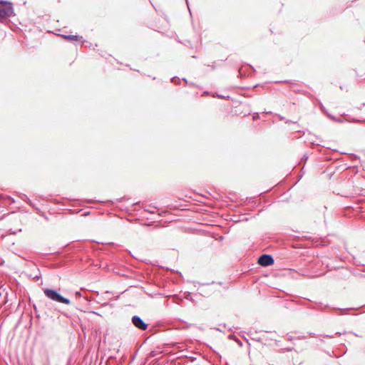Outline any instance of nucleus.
<instances>
[{
    "label": "nucleus",
    "mask_w": 365,
    "mask_h": 365,
    "mask_svg": "<svg viewBox=\"0 0 365 365\" xmlns=\"http://www.w3.org/2000/svg\"><path fill=\"white\" fill-rule=\"evenodd\" d=\"M307 158H308V157H307V156H304V157H303V158H302V160H307Z\"/></svg>",
    "instance_id": "obj_19"
},
{
    "label": "nucleus",
    "mask_w": 365,
    "mask_h": 365,
    "mask_svg": "<svg viewBox=\"0 0 365 365\" xmlns=\"http://www.w3.org/2000/svg\"><path fill=\"white\" fill-rule=\"evenodd\" d=\"M131 322L133 324L140 330L145 331L148 329V324L137 315H134L132 317Z\"/></svg>",
    "instance_id": "obj_3"
},
{
    "label": "nucleus",
    "mask_w": 365,
    "mask_h": 365,
    "mask_svg": "<svg viewBox=\"0 0 365 365\" xmlns=\"http://www.w3.org/2000/svg\"><path fill=\"white\" fill-rule=\"evenodd\" d=\"M348 309H340L339 314H348Z\"/></svg>",
    "instance_id": "obj_8"
},
{
    "label": "nucleus",
    "mask_w": 365,
    "mask_h": 365,
    "mask_svg": "<svg viewBox=\"0 0 365 365\" xmlns=\"http://www.w3.org/2000/svg\"><path fill=\"white\" fill-rule=\"evenodd\" d=\"M171 81L173 83H178L180 81V78L178 77H173Z\"/></svg>",
    "instance_id": "obj_7"
},
{
    "label": "nucleus",
    "mask_w": 365,
    "mask_h": 365,
    "mask_svg": "<svg viewBox=\"0 0 365 365\" xmlns=\"http://www.w3.org/2000/svg\"><path fill=\"white\" fill-rule=\"evenodd\" d=\"M9 200H11V203L14 202V200L13 198L9 197Z\"/></svg>",
    "instance_id": "obj_18"
},
{
    "label": "nucleus",
    "mask_w": 365,
    "mask_h": 365,
    "mask_svg": "<svg viewBox=\"0 0 365 365\" xmlns=\"http://www.w3.org/2000/svg\"><path fill=\"white\" fill-rule=\"evenodd\" d=\"M230 339L235 340L240 346H242V342L235 335H230Z\"/></svg>",
    "instance_id": "obj_6"
},
{
    "label": "nucleus",
    "mask_w": 365,
    "mask_h": 365,
    "mask_svg": "<svg viewBox=\"0 0 365 365\" xmlns=\"http://www.w3.org/2000/svg\"><path fill=\"white\" fill-rule=\"evenodd\" d=\"M76 296L77 297H82L81 293L80 292H76Z\"/></svg>",
    "instance_id": "obj_12"
},
{
    "label": "nucleus",
    "mask_w": 365,
    "mask_h": 365,
    "mask_svg": "<svg viewBox=\"0 0 365 365\" xmlns=\"http://www.w3.org/2000/svg\"><path fill=\"white\" fill-rule=\"evenodd\" d=\"M351 122H354V123H365V119L363 120H357V119L354 118V119H352L351 120Z\"/></svg>",
    "instance_id": "obj_9"
},
{
    "label": "nucleus",
    "mask_w": 365,
    "mask_h": 365,
    "mask_svg": "<svg viewBox=\"0 0 365 365\" xmlns=\"http://www.w3.org/2000/svg\"><path fill=\"white\" fill-rule=\"evenodd\" d=\"M22 199L24 200V201H27V200H29L28 197L25 195H24V196L22 197Z\"/></svg>",
    "instance_id": "obj_13"
},
{
    "label": "nucleus",
    "mask_w": 365,
    "mask_h": 365,
    "mask_svg": "<svg viewBox=\"0 0 365 365\" xmlns=\"http://www.w3.org/2000/svg\"><path fill=\"white\" fill-rule=\"evenodd\" d=\"M211 284H215V282H214V281H212V282H211ZM209 284H210V283L202 284V285H209Z\"/></svg>",
    "instance_id": "obj_16"
},
{
    "label": "nucleus",
    "mask_w": 365,
    "mask_h": 365,
    "mask_svg": "<svg viewBox=\"0 0 365 365\" xmlns=\"http://www.w3.org/2000/svg\"><path fill=\"white\" fill-rule=\"evenodd\" d=\"M329 117L332 120H334V121L340 122V123H341V122H342L341 120H339V119H336L335 117L331 116V115H329Z\"/></svg>",
    "instance_id": "obj_10"
},
{
    "label": "nucleus",
    "mask_w": 365,
    "mask_h": 365,
    "mask_svg": "<svg viewBox=\"0 0 365 365\" xmlns=\"http://www.w3.org/2000/svg\"><path fill=\"white\" fill-rule=\"evenodd\" d=\"M150 207H151V206L149 205L148 208L145 209V211L148 212L150 213H153L154 212L150 209Z\"/></svg>",
    "instance_id": "obj_11"
},
{
    "label": "nucleus",
    "mask_w": 365,
    "mask_h": 365,
    "mask_svg": "<svg viewBox=\"0 0 365 365\" xmlns=\"http://www.w3.org/2000/svg\"><path fill=\"white\" fill-rule=\"evenodd\" d=\"M43 291L46 297H47L48 299L53 301L66 304H71V301L68 299L63 297L61 294H60L58 292H57V291L54 289L44 288Z\"/></svg>",
    "instance_id": "obj_2"
},
{
    "label": "nucleus",
    "mask_w": 365,
    "mask_h": 365,
    "mask_svg": "<svg viewBox=\"0 0 365 365\" xmlns=\"http://www.w3.org/2000/svg\"><path fill=\"white\" fill-rule=\"evenodd\" d=\"M326 307H327V306H325L324 307H320V309H321V310H322V311H324V309H325Z\"/></svg>",
    "instance_id": "obj_20"
},
{
    "label": "nucleus",
    "mask_w": 365,
    "mask_h": 365,
    "mask_svg": "<svg viewBox=\"0 0 365 365\" xmlns=\"http://www.w3.org/2000/svg\"><path fill=\"white\" fill-rule=\"evenodd\" d=\"M336 334H339V335H340V334H341V333H340V332H336Z\"/></svg>",
    "instance_id": "obj_21"
},
{
    "label": "nucleus",
    "mask_w": 365,
    "mask_h": 365,
    "mask_svg": "<svg viewBox=\"0 0 365 365\" xmlns=\"http://www.w3.org/2000/svg\"><path fill=\"white\" fill-rule=\"evenodd\" d=\"M14 9L12 4L0 0V23H4L7 19L13 16Z\"/></svg>",
    "instance_id": "obj_1"
},
{
    "label": "nucleus",
    "mask_w": 365,
    "mask_h": 365,
    "mask_svg": "<svg viewBox=\"0 0 365 365\" xmlns=\"http://www.w3.org/2000/svg\"><path fill=\"white\" fill-rule=\"evenodd\" d=\"M216 96H217L220 98H225V96H222V95L217 94Z\"/></svg>",
    "instance_id": "obj_15"
},
{
    "label": "nucleus",
    "mask_w": 365,
    "mask_h": 365,
    "mask_svg": "<svg viewBox=\"0 0 365 365\" xmlns=\"http://www.w3.org/2000/svg\"><path fill=\"white\" fill-rule=\"evenodd\" d=\"M365 106V103H363L360 107L358 108L359 110H361L363 107Z\"/></svg>",
    "instance_id": "obj_14"
},
{
    "label": "nucleus",
    "mask_w": 365,
    "mask_h": 365,
    "mask_svg": "<svg viewBox=\"0 0 365 365\" xmlns=\"http://www.w3.org/2000/svg\"><path fill=\"white\" fill-rule=\"evenodd\" d=\"M258 264L263 267H267L274 264V259L269 255L263 254L258 258Z\"/></svg>",
    "instance_id": "obj_4"
},
{
    "label": "nucleus",
    "mask_w": 365,
    "mask_h": 365,
    "mask_svg": "<svg viewBox=\"0 0 365 365\" xmlns=\"http://www.w3.org/2000/svg\"><path fill=\"white\" fill-rule=\"evenodd\" d=\"M62 36L64 39H66L70 41H77L80 38H82V36L78 35H63Z\"/></svg>",
    "instance_id": "obj_5"
},
{
    "label": "nucleus",
    "mask_w": 365,
    "mask_h": 365,
    "mask_svg": "<svg viewBox=\"0 0 365 365\" xmlns=\"http://www.w3.org/2000/svg\"><path fill=\"white\" fill-rule=\"evenodd\" d=\"M259 118V115H258V114H257L256 115H254V116H253V119H254V120H256V119H257V118Z\"/></svg>",
    "instance_id": "obj_17"
}]
</instances>
